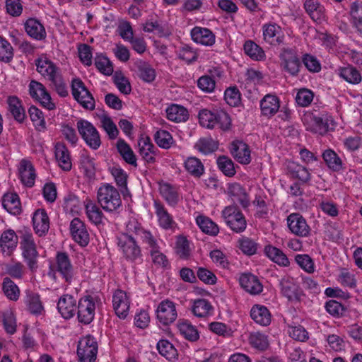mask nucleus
Segmentation results:
<instances>
[{
    "mask_svg": "<svg viewBox=\"0 0 362 362\" xmlns=\"http://www.w3.org/2000/svg\"><path fill=\"white\" fill-rule=\"evenodd\" d=\"M198 117L200 124L208 129L218 127L226 131L231 124L230 116L223 110L202 109L199 111Z\"/></svg>",
    "mask_w": 362,
    "mask_h": 362,
    "instance_id": "f257e3e1",
    "label": "nucleus"
},
{
    "mask_svg": "<svg viewBox=\"0 0 362 362\" xmlns=\"http://www.w3.org/2000/svg\"><path fill=\"white\" fill-rule=\"evenodd\" d=\"M97 199L103 210L108 212L117 211L122 206L119 191L112 185L105 183L98 189Z\"/></svg>",
    "mask_w": 362,
    "mask_h": 362,
    "instance_id": "f03ea898",
    "label": "nucleus"
},
{
    "mask_svg": "<svg viewBox=\"0 0 362 362\" xmlns=\"http://www.w3.org/2000/svg\"><path fill=\"white\" fill-rule=\"evenodd\" d=\"M56 272L59 273L66 283L70 284L72 281L75 272L74 266L67 253L62 252L57 253L55 264L50 267L48 275L55 279Z\"/></svg>",
    "mask_w": 362,
    "mask_h": 362,
    "instance_id": "7ed1b4c3",
    "label": "nucleus"
},
{
    "mask_svg": "<svg viewBox=\"0 0 362 362\" xmlns=\"http://www.w3.org/2000/svg\"><path fill=\"white\" fill-rule=\"evenodd\" d=\"M21 250L22 256L28 268L33 272L37 268L39 256L37 246L32 233L25 231L21 236Z\"/></svg>",
    "mask_w": 362,
    "mask_h": 362,
    "instance_id": "20e7f679",
    "label": "nucleus"
},
{
    "mask_svg": "<svg viewBox=\"0 0 362 362\" xmlns=\"http://www.w3.org/2000/svg\"><path fill=\"white\" fill-rule=\"evenodd\" d=\"M132 235L126 231L117 238V245L123 257L127 261L134 262L141 259L142 253L140 246Z\"/></svg>",
    "mask_w": 362,
    "mask_h": 362,
    "instance_id": "39448f33",
    "label": "nucleus"
},
{
    "mask_svg": "<svg viewBox=\"0 0 362 362\" xmlns=\"http://www.w3.org/2000/svg\"><path fill=\"white\" fill-rule=\"evenodd\" d=\"M221 216L233 232L240 233L246 229L245 217L236 204L226 206L221 212Z\"/></svg>",
    "mask_w": 362,
    "mask_h": 362,
    "instance_id": "423d86ee",
    "label": "nucleus"
},
{
    "mask_svg": "<svg viewBox=\"0 0 362 362\" xmlns=\"http://www.w3.org/2000/svg\"><path fill=\"white\" fill-rule=\"evenodd\" d=\"M100 301L98 296H86L78 301V320L84 325L90 324L94 319L96 303Z\"/></svg>",
    "mask_w": 362,
    "mask_h": 362,
    "instance_id": "0eeeda50",
    "label": "nucleus"
},
{
    "mask_svg": "<svg viewBox=\"0 0 362 362\" xmlns=\"http://www.w3.org/2000/svg\"><path fill=\"white\" fill-rule=\"evenodd\" d=\"M126 231L136 235L148 249L159 248L158 240L152 233L145 229L136 219H130L126 224Z\"/></svg>",
    "mask_w": 362,
    "mask_h": 362,
    "instance_id": "6e6552de",
    "label": "nucleus"
},
{
    "mask_svg": "<svg viewBox=\"0 0 362 362\" xmlns=\"http://www.w3.org/2000/svg\"><path fill=\"white\" fill-rule=\"evenodd\" d=\"M78 131L86 144L92 149L97 150L101 145L100 136L94 125L85 119H80L76 124Z\"/></svg>",
    "mask_w": 362,
    "mask_h": 362,
    "instance_id": "1a4fd4ad",
    "label": "nucleus"
},
{
    "mask_svg": "<svg viewBox=\"0 0 362 362\" xmlns=\"http://www.w3.org/2000/svg\"><path fill=\"white\" fill-rule=\"evenodd\" d=\"M71 92L74 98L85 109H95V100L92 94L86 88L83 82L79 78H74L71 82Z\"/></svg>",
    "mask_w": 362,
    "mask_h": 362,
    "instance_id": "9d476101",
    "label": "nucleus"
},
{
    "mask_svg": "<svg viewBox=\"0 0 362 362\" xmlns=\"http://www.w3.org/2000/svg\"><path fill=\"white\" fill-rule=\"evenodd\" d=\"M98 354V343L90 335L83 337L77 348V354L80 362H95Z\"/></svg>",
    "mask_w": 362,
    "mask_h": 362,
    "instance_id": "9b49d317",
    "label": "nucleus"
},
{
    "mask_svg": "<svg viewBox=\"0 0 362 362\" xmlns=\"http://www.w3.org/2000/svg\"><path fill=\"white\" fill-rule=\"evenodd\" d=\"M279 58L283 71L292 76L298 75L301 62L294 49L291 48L284 49L279 55Z\"/></svg>",
    "mask_w": 362,
    "mask_h": 362,
    "instance_id": "f8f14e48",
    "label": "nucleus"
},
{
    "mask_svg": "<svg viewBox=\"0 0 362 362\" xmlns=\"http://www.w3.org/2000/svg\"><path fill=\"white\" fill-rule=\"evenodd\" d=\"M29 93L30 96L38 101L43 107L48 110L56 108L55 103L52 101L50 94L41 83L34 80L31 81L29 84Z\"/></svg>",
    "mask_w": 362,
    "mask_h": 362,
    "instance_id": "ddd939ff",
    "label": "nucleus"
},
{
    "mask_svg": "<svg viewBox=\"0 0 362 362\" xmlns=\"http://www.w3.org/2000/svg\"><path fill=\"white\" fill-rule=\"evenodd\" d=\"M281 295L291 302H298L303 296V291L293 277L285 276L279 280Z\"/></svg>",
    "mask_w": 362,
    "mask_h": 362,
    "instance_id": "4468645a",
    "label": "nucleus"
},
{
    "mask_svg": "<svg viewBox=\"0 0 362 362\" xmlns=\"http://www.w3.org/2000/svg\"><path fill=\"white\" fill-rule=\"evenodd\" d=\"M177 317L175 304L170 300H162L156 309L157 320L163 325L175 321Z\"/></svg>",
    "mask_w": 362,
    "mask_h": 362,
    "instance_id": "2eb2a0df",
    "label": "nucleus"
},
{
    "mask_svg": "<svg viewBox=\"0 0 362 362\" xmlns=\"http://www.w3.org/2000/svg\"><path fill=\"white\" fill-rule=\"evenodd\" d=\"M77 306L78 302L74 296L64 294L59 298L57 308L63 318L69 320L75 315Z\"/></svg>",
    "mask_w": 362,
    "mask_h": 362,
    "instance_id": "dca6fc26",
    "label": "nucleus"
},
{
    "mask_svg": "<svg viewBox=\"0 0 362 362\" xmlns=\"http://www.w3.org/2000/svg\"><path fill=\"white\" fill-rule=\"evenodd\" d=\"M70 232L74 240L79 245L85 247L90 240L89 233L85 223L78 218H74L70 223Z\"/></svg>",
    "mask_w": 362,
    "mask_h": 362,
    "instance_id": "f3484780",
    "label": "nucleus"
},
{
    "mask_svg": "<svg viewBox=\"0 0 362 362\" xmlns=\"http://www.w3.org/2000/svg\"><path fill=\"white\" fill-rule=\"evenodd\" d=\"M308 119L313 122L310 129L322 135L328 132L329 124H333L332 117L325 113H320L318 115L308 114L305 115L304 120Z\"/></svg>",
    "mask_w": 362,
    "mask_h": 362,
    "instance_id": "a211bd4d",
    "label": "nucleus"
},
{
    "mask_svg": "<svg viewBox=\"0 0 362 362\" xmlns=\"http://www.w3.org/2000/svg\"><path fill=\"white\" fill-rule=\"evenodd\" d=\"M112 305L116 315L124 319L129 313L130 300L127 293L122 290H117L112 296Z\"/></svg>",
    "mask_w": 362,
    "mask_h": 362,
    "instance_id": "6ab92c4d",
    "label": "nucleus"
},
{
    "mask_svg": "<svg viewBox=\"0 0 362 362\" xmlns=\"http://www.w3.org/2000/svg\"><path fill=\"white\" fill-rule=\"evenodd\" d=\"M289 230L295 235L306 237L310 233V227L305 219L299 214L293 213L287 218Z\"/></svg>",
    "mask_w": 362,
    "mask_h": 362,
    "instance_id": "aec40b11",
    "label": "nucleus"
},
{
    "mask_svg": "<svg viewBox=\"0 0 362 362\" xmlns=\"http://www.w3.org/2000/svg\"><path fill=\"white\" fill-rule=\"evenodd\" d=\"M23 25L25 33L32 39L41 41L46 38L45 28L38 19L30 18L25 21Z\"/></svg>",
    "mask_w": 362,
    "mask_h": 362,
    "instance_id": "412c9836",
    "label": "nucleus"
},
{
    "mask_svg": "<svg viewBox=\"0 0 362 362\" xmlns=\"http://www.w3.org/2000/svg\"><path fill=\"white\" fill-rule=\"evenodd\" d=\"M230 153L240 163L249 164L251 162L250 150L247 144L242 141H234L230 144Z\"/></svg>",
    "mask_w": 362,
    "mask_h": 362,
    "instance_id": "4be33fe9",
    "label": "nucleus"
},
{
    "mask_svg": "<svg viewBox=\"0 0 362 362\" xmlns=\"http://www.w3.org/2000/svg\"><path fill=\"white\" fill-rule=\"evenodd\" d=\"M240 286L252 295L259 294L263 290V286L259 279L250 273L242 274L239 277Z\"/></svg>",
    "mask_w": 362,
    "mask_h": 362,
    "instance_id": "5701e85b",
    "label": "nucleus"
},
{
    "mask_svg": "<svg viewBox=\"0 0 362 362\" xmlns=\"http://www.w3.org/2000/svg\"><path fill=\"white\" fill-rule=\"evenodd\" d=\"M228 194L234 204H239L244 209L249 206V196L245 189L239 183L230 184L228 187Z\"/></svg>",
    "mask_w": 362,
    "mask_h": 362,
    "instance_id": "b1692460",
    "label": "nucleus"
},
{
    "mask_svg": "<svg viewBox=\"0 0 362 362\" xmlns=\"http://www.w3.org/2000/svg\"><path fill=\"white\" fill-rule=\"evenodd\" d=\"M280 108V101L277 96L267 94L260 100L261 114L264 117L270 118L276 115Z\"/></svg>",
    "mask_w": 362,
    "mask_h": 362,
    "instance_id": "393cba45",
    "label": "nucleus"
},
{
    "mask_svg": "<svg viewBox=\"0 0 362 362\" xmlns=\"http://www.w3.org/2000/svg\"><path fill=\"white\" fill-rule=\"evenodd\" d=\"M18 236L11 229L4 231L0 237V247L2 253L6 256H10L16 250L18 244Z\"/></svg>",
    "mask_w": 362,
    "mask_h": 362,
    "instance_id": "a878e982",
    "label": "nucleus"
},
{
    "mask_svg": "<svg viewBox=\"0 0 362 362\" xmlns=\"http://www.w3.org/2000/svg\"><path fill=\"white\" fill-rule=\"evenodd\" d=\"M139 153L142 158L148 163L156 161L158 148L151 141L149 137H141L138 141Z\"/></svg>",
    "mask_w": 362,
    "mask_h": 362,
    "instance_id": "bb28decb",
    "label": "nucleus"
},
{
    "mask_svg": "<svg viewBox=\"0 0 362 362\" xmlns=\"http://www.w3.org/2000/svg\"><path fill=\"white\" fill-rule=\"evenodd\" d=\"M37 71L50 82L61 76L59 69L50 60L39 59L36 61Z\"/></svg>",
    "mask_w": 362,
    "mask_h": 362,
    "instance_id": "cd10ccee",
    "label": "nucleus"
},
{
    "mask_svg": "<svg viewBox=\"0 0 362 362\" xmlns=\"http://www.w3.org/2000/svg\"><path fill=\"white\" fill-rule=\"evenodd\" d=\"M264 40L271 44L276 45L283 42L284 35L281 28L276 23H267L262 26Z\"/></svg>",
    "mask_w": 362,
    "mask_h": 362,
    "instance_id": "c85d7f7f",
    "label": "nucleus"
},
{
    "mask_svg": "<svg viewBox=\"0 0 362 362\" xmlns=\"http://www.w3.org/2000/svg\"><path fill=\"white\" fill-rule=\"evenodd\" d=\"M8 105V111L18 123H23L25 118L26 114L23 107L22 101L16 96H8L6 100Z\"/></svg>",
    "mask_w": 362,
    "mask_h": 362,
    "instance_id": "c756f323",
    "label": "nucleus"
},
{
    "mask_svg": "<svg viewBox=\"0 0 362 362\" xmlns=\"http://www.w3.org/2000/svg\"><path fill=\"white\" fill-rule=\"evenodd\" d=\"M190 34L192 40L197 44L211 46L215 43V35L208 28L196 26Z\"/></svg>",
    "mask_w": 362,
    "mask_h": 362,
    "instance_id": "7c9ffc66",
    "label": "nucleus"
},
{
    "mask_svg": "<svg viewBox=\"0 0 362 362\" xmlns=\"http://www.w3.org/2000/svg\"><path fill=\"white\" fill-rule=\"evenodd\" d=\"M54 154L59 166L64 171L71 169L72 163L69 151L66 145L58 142L54 146Z\"/></svg>",
    "mask_w": 362,
    "mask_h": 362,
    "instance_id": "2f4dec72",
    "label": "nucleus"
},
{
    "mask_svg": "<svg viewBox=\"0 0 362 362\" xmlns=\"http://www.w3.org/2000/svg\"><path fill=\"white\" fill-rule=\"evenodd\" d=\"M214 306L206 299L198 298L192 302L191 311L199 318H206L214 314Z\"/></svg>",
    "mask_w": 362,
    "mask_h": 362,
    "instance_id": "473e14b6",
    "label": "nucleus"
},
{
    "mask_svg": "<svg viewBox=\"0 0 362 362\" xmlns=\"http://www.w3.org/2000/svg\"><path fill=\"white\" fill-rule=\"evenodd\" d=\"M33 228L39 236L47 233L49 228V219L45 209H37L33 216Z\"/></svg>",
    "mask_w": 362,
    "mask_h": 362,
    "instance_id": "72a5a7b5",
    "label": "nucleus"
},
{
    "mask_svg": "<svg viewBox=\"0 0 362 362\" xmlns=\"http://www.w3.org/2000/svg\"><path fill=\"white\" fill-rule=\"evenodd\" d=\"M155 213L158 217L159 226L165 229H172L176 225L172 215H170L165 206L160 202H154Z\"/></svg>",
    "mask_w": 362,
    "mask_h": 362,
    "instance_id": "f704fd0d",
    "label": "nucleus"
},
{
    "mask_svg": "<svg viewBox=\"0 0 362 362\" xmlns=\"http://www.w3.org/2000/svg\"><path fill=\"white\" fill-rule=\"evenodd\" d=\"M23 302L28 310L32 314L40 315L44 310L40 295L30 290L25 291Z\"/></svg>",
    "mask_w": 362,
    "mask_h": 362,
    "instance_id": "c9c22d12",
    "label": "nucleus"
},
{
    "mask_svg": "<svg viewBox=\"0 0 362 362\" xmlns=\"http://www.w3.org/2000/svg\"><path fill=\"white\" fill-rule=\"evenodd\" d=\"M19 173L21 180L25 185L29 187L34 185L36 175L35 169L30 161L24 159L21 161Z\"/></svg>",
    "mask_w": 362,
    "mask_h": 362,
    "instance_id": "e433bc0d",
    "label": "nucleus"
},
{
    "mask_svg": "<svg viewBox=\"0 0 362 362\" xmlns=\"http://www.w3.org/2000/svg\"><path fill=\"white\" fill-rule=\"evenodd\" d=\"M286 169L292 177L298 179L303 182H307L310 180V173L308 169L296 162L288 161Z\"/></svg>",
    "mask_w": 362,
    "mask_h": 362,
    "instance_id": "4c0bfd02",
    "label": "nucleus"
},
{
    "mask_svg": "<svg viewBox=\"0 0 362 362\" xmlns=\"http://www.w3.org/2000/svg\"><path fill=\"white\" fill-rule=\"evenodd\" d=\"M252 319L257 324L267 326L271 322V314L264 305H255L250 310Z\"/></svg>",
    "mask_w": 362,
    "mask_h": 362,
    "instance_id": "58836bf2",
    "label": "nucleus"
},
{
    "mask_svg": "<svg viewBox=\"0 0 362 362\" xmlns=\"http://www.w3.org/2000/svg\"><path fill=\"white\" fill-rule=\"evenodd\" d=\"M304 8L314 21L320 22L325 18V8L317 0H305Z\"/></svg>",
    "mask_w": 362,
    "mask_h": 362,
    "instance_id": "ea45409f",
    "label": "nucleus"
},
{
    "mask_svg": "<svg viewBox=\"0 0 362 362\" xmlns=\"http://www.w3.org/2000/svg\"><path fill=\"white\" fill-rule=\"evenodd\" d=\"M177 327L182 336L189 341H196L199 338V332L195 326L187 320H180Z\"/></svg>",
    "mask_w": 362,
    "mask_h": 362,
    "instance_id": "a19ab883",
    "label": "nucleus"
},
{
    "mask_svg": "<svg viewBox=\"0 0 362 362\" xmlns=\"http://www.w3.org/2000/svg\"><path fill=\"white\" fill-rule=\"evenodd\" d=\"M159 191L162 197L170 206H175L177 204L180 195L175 187L168 183H163L160 185Z\"/></svg>",
    "mask_w": 362,
    "mask_h": 362,
    "instance_id": "79ce46f5",
    "label": "nucleus"
},
{
    "mask_svg": "<svg viewBox=\"0 0 362 362\" xmlns=\"http://www.w3.org/2000/svg\"><path fill=\"white\" fill-rule=\"evenodd\" d=\"M243 50L245 54L254 61H262L266 58L263 49L251 40L245 42Z\"/></svg>",
    "mask_w": 362,
    "mask_h": 362,
    "instance_id": "37998d69",
    "label": "nucleus"
},
{
    "mask_svg": "<svg viewBox=\"0 0 362 362\" xmlns=\"http://www.w3.org/2000/svg\"><path fill=\"white\" fill-rule=\"evenodd\" d=\"M264 252L272 262L279 266H289L290 262L287 256L280 249L272 245H267L264 247Z\"/></svg>",
    "mask_w": 362,
    "mask_h": 362,
    "instance_id": "c03bdc74",
    "label": "nucleus"
},
{
    "mask_svg": "<svg viewBox=\"0 0 362 362\" xmlns=\"http://www.w3.org/2000/svg\"><path fill=\"white\" fill-rule=\"evenodd\" d=\"M322 158L327 166L334 172H339L343 169V162L335 151L329 148L324 151Z\"/></svg>",
    "mask_w": 362,
    "mask_h": 362,
    "instance_id": "a18cd8bd",
    "label": "nucleus"
},
{
    "mask_svg": "<svg viewBox=\"0 0 362 362\" xmlns=\"http://www.w3.org/2000/svg\"><path fill=\"white\" fill-rule=\"evenodd\" d=\"M167 118L175 122H185L189 117L187 110L183 106L173 104L166 110Z\"/></svg>",
    "mask_w": 362,
    "mask_h": 362,
    "instance_id": "49530a36",
    "label": "nucleus"
},
{
    "mask_svg": "<svg viewBox=\"0 0 362 362\" xmlns=\"http://www.w3.org/2000/svg\"><path fill=\"white\" fill-rule=\"evenodd\" d=\"M2 205L10 214L18 215L21 212V202L17 194H6L3 197Z\"/></svg>",
    "mask_w": 362,
    "mask_h": 362,
    "instance_id": "de8ad7c7",
    "label": "nucleus"
},
{
    "mask_svg": "<svg viewBox=\"0 0 362 362\" xmlns=\"http://www.w3.org/2000/svg\"><path fill=\"white\" fill-rule=\"evenodd\" d=\"M117 148L122 158L129 165L137 166L136 158L130 146L122 139L117 143Z\"/></svg>",
    "mask_w": 362,
    "mask_h": 362,
    "instance_id": "09e8293b",
    "label": "nucleus"
},
{
    "mask_svg": "<svg viewBox=\"0 0 362 362\" xmlns=\"http://www.w3.org/2000/svg\"><path fill=\"white\" fill-rule=\"evenodd\" d=\"M2 291L6 298L11 301L19 299L21 291L18 285L9 277H5L2 282Z\"/></svg>",
    "mask_w": 362,
    "mask_h": 362,
    "instance_id": "8fccbe9b",
    "label": "nucleus"
},
{
    "mask_svg": "<svg viewBox=\"0 0 362 362\" xmlns=\"http://www.w3.org/2000/svg\"><path fill=\"white\" fill-rule=\"evenodd\" d=\"M5 273L15 279H22L25 274V265L17 261L12 260L4 265Z\"/></svg>",
    "mask_w": 362,
    "mask_h": 362,
    "instance_id": "3c124183",
    "label": "nucleus"
},
{
    "mask_svg": "<svg viewBox=\"0 0 362 362\" xmlns=\"http://www.w3.org/2000/svg\"><path fill=\"white\" fill-rule=\"evenodd\" d=\"M196 221L202 231L206 234L216 236L219 232L218 225L209 217L199 216Z\"/></svg>",
    "mask_w": 362,
    "mask_h": 362,
    "instance_id": "603ef678",
    "label": "nucleus"
},
{
    "mask_svg": "<svg viewBox=\"0 0 362 362\" xmlns=\"http://www.w3.org/2000/svg\"><path fill=\"white\" fill-rule=\"evenodd\" d=\"M157 349L160 355L170 361L177 358V351L168 340L162 339L157 343Z\"/></svg>",
    "mask_w": 362,
    "mask_h": 362,
    "instance_id": "864d4df0",
    "label": "nucleus"
},
{
    "mask_svg": "<svg viewBox=\"0 0 362 362\" xmlns=\"http://www.w3.org/2000/svg\"><path fill=\"white\" fill-rule=\"evenodd\" d=\"M110 173L114 177L117 185L120 187L121 192L125 196L126 193H129L127 189V174L118 165L112 167Z\"/></svg>",
    "mask_w": 362,
    "mask_h": 362,
    "instance_id": "5fc2aeb1",
    "label": "nucleus"
},
{
    "mask_svg": "<svg viewBox=\"0 0 362 362\" xmlns=\"http://www.w3.org/2000/svg\"><path fill=\"white\" fill-rule=\"evenodd\" d=\"M339 75L351 84H358L361 81L360 72L354 66H348L339 69Z\"/></svg>",
    "mask_w": 362,
    "mask_h": 362,
    "instance_id": "6e6d98bb",
    "label": "nucleus"
},
{
    "mask_svg": "<svg viewBox=\"0 0 362 362\" xmlns=\"http://www.w3.org/2000/svg\"><path fill=\"white\" fill-rule=\"evenodd\" d=\"M218 142L211 137L199 139L194 145V148L203 154H209L218 148Z\"/></svg>",
    "mask_w": 362,
    "mask_h": 362,
    "instance_id": "4d7b16f0",
    "label": "nucleus"
},
{
    "mask_svg": "<svg viewBox=\"0 0 362 362\" xmlns=\"http://www.w3.org/2000/svg\"><path fill=\"white\" fill-rule=\"evenodd\" d=\"M185 168L194 177H199L204 173L203 163L196 157H189L185 161Z\"/></svg>",
    "mask_w": 362,
    "mask_h": 362,
    "instance_id": "13d9d810",
    "label": "nucleus"
},
{
    "mask_svg": "<svg viewBox=\"0 0 362 362\" xmlns=\"http://www.w3.org/2000/svg\"><path fill=\"white\" fill-rule=\"evenodd\" d=\"M85 208L87 216L92 223L98 225L102 222L103 212L94 202L86 200Z\"/></svg>",
    "mask_w": 362,
    "mask_h": 362,
    "instance_id": "bf43d9fd",
    "label": "nucleus"
},
{
    "mask_svg": "<svg viewBox=\"0 0 362 362\" xmlns=\"http://www.w3.org/2000/svg\"><path fill=\"white\" fill-rule=\"evenodd\" d=\"M28 114L37 131H44L46 129V122L42 112L35 106L28 109Z\"/></svg>",
    "mask_w": 362,
    "mask_h": 362,
    "instance_id": "052dcab7",
    "label": "nucleus"
},
{
    "mask_svg": "<svg viewBox=\"0 0 362 362\" xmlns=\"http://www.w3.org/2000/svg\"><path fill=\"white\" fill-rule=\"evenodd\" d=\"M94 64L97 69L104 75L110 76L113 72L112 64L105 55L97 54Z\"/></svg>",
    "mask_w": 362,
    "mask_h": 362,
    "instance_id": "680f3d73",
    "label": "nucleus"
},
{
    "mask_svg": "<svg viewBox=\"0 0 362 362\" xmlns=\"http://www.w3.org/2000/svg\"><path fill=\"white\" fill-rule=\"evenodd\" d=\"M143 30L147 33L156 32L160 37L169 36L171 33L165 25H162L158 21L146 22L143 26Z\"/></svg>",
    "mask_w": 362,
    "mask_h": 362,
    "instance_id": "e2e57ef3",
    "label": "nucleus"
},
{
    "mask_svg": "<svg viewBox=\"0 0 362 362\" xmlns=\"http://www.w3.org/2000/svg\"><path fill=\"white\" fill-rule=\"evenodd\" d=\"M154 139L158 146L164 149L170 148L174 144V139L170 133L164 129L158 130L154 134Z\"/></svg>",
    "mask_w": 362,
    "mask_h": 362,
    "instance_id": "0e129e2a",
    "label": "nucleus"
},
{
    "mask_svg": "<svg viewBox=\"0 0 362 362\" xmlns=\"http://www.w3.org/2000/svg\"><path fill=\"white\" fill-rule=\"evenodd\" d=\"M216 163L218 169L226 176L233 177L235 175L236 171L234 167V163L230 158L225 156H221L217 158Z\"/></svg>",
    "mask_w": 362,
    "mask_h": 362,
    "instance_id": "69168bd1",
    "label": "nucleus"
},
{
    "mask_svg": "<svg viewBox=\"0 0 362 362\" xmlns=\"http://www.w3.org/2000/svg\"><path fill=\"white\" fill-rule=\"evenodd\" d=\"M101 127L105 131L110 139H115L119 134L117 126L112 119L107 115H103L100 117Z\"/></svg>",
    "mask_w": 362,
    "mask_h": 362,
    "instance_id": "338daca9",
    "label": "nucleus"
},
{
    "mask_svg": "<svg viewBox=\"0 0 362 362\" xmlns=\"http://www.w3.org/2000/svg\"><path fill=\"white\" fill-rule=\"evenodd\" d=\"M350 13L354 25L362 33V3L354 2L351 5Z\"/></svg>",
    "mask_w": 362,
    "mask_h": 362,
    "instance_id": "774afa93",
    "label": "nucleus"
}]
</instances>
